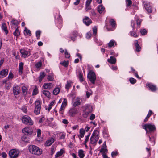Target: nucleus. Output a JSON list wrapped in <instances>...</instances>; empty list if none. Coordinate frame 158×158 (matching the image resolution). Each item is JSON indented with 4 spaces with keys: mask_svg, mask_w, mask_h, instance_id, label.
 I'll return each mask as SVG.
<instances>
[{
    "mask_svg": "<svg viewBox=\"0 0 158 158\" xmlns=\"http://www.w3.org/2000/svg\"><path fill=\"white\" fill-rule=\"evenodd\" d=\"M99 132L97 130H94L90 138V142L92 144H96L99 138Z\"/></svg>",
    "mask_w": 158,
    "mask_h": 158,
    "instance_id": "obj_3",
    "label": "nucleus"
},
{
    "mask_svg": "<svg viewBox=\"0 0 158 158\" xmlns=\"http://www.w3.org/2000/svg\"><path fill=\"white\" fill-rule=\"evenodd\" d=\"M22 140L25 142H28L29 139L27 137L25 136H23L22 138Z\"/></svg>",
    "mask_w": 158,
    "mask_h": 158,
    "instance_id": "obj_45",
    "label": "nucleus"
},
{
    "mask_svg": "<svg viewBox=\"0 0 158 158\" xmlns=\"http://www.w3.org/2000/svg\"><path fill=\"white\" fill-rule=\"evenodd\" d=\"M95 115L94 114H92L90 116V120H93L95 118Z\"/></svg>",
    "mask_w": 158,
    "mask_h": 158,
    "instance_id": "obj_62",
    "label": "nucleus"
},
{
    "mask_svg": "<svg viewBox=\"0 0 158 158\" xmlns=\"http://www.w3.org/2000/svg\"><path fill=\"white\" fill-rule=\"evenodd\" d=\"M18 150L16 149L10 150L9 152V155L10 158H17L19 154Z\"/></svg>",
    "mask_w": 158,
    "mask_h": 158,
    "instance_id": "obj_7",
    "label": "nucleus"
},
{
    "mask_svg": "<svg viewBox=\"0 0 158 158\" xmlns=\"http://www.w3.org/2000/svg\"><path fill=\"white\" fill-rule=\"evenodd\" d=\"M79 78L81 82H82L83 81L82 75L81 73H80L79 74Z\"/></svg>",
    "mask_w": 158,
    "mask_h": 158,
    "instance_id": "obj_56",
    "label": "nucleus"
},
{
    "mask_svg": "<svg viewBox=\"0 0 158 158\" xmlns=\"http://www.w3.org/2000/svg\"><path fill=\"white\" fill-rule=\"evenodd\" d=\"M80 136L82 138L84 137L85 133V130L83 129H81L80 130Z\"/></svg>",
    "mask_w": 158,
    "mask_h": 158,
    "instance_id": "obj_32",
    "label": "nucleus"
},
{
    "mask_svg": "<svg viewBox=\"0 0 158 158\" xmlns=\"http://www.w3.org/2000/svg\"><path fill=\"white\" fill-rule=\"evenodd\" d=\"M23 132L25 135H29L32 133L31 129L29 127H26L22 130Z\"/></svg>",
    "mask_w": 158,
    "mask_h": 158,
    "instance_id": "obj_13",
    "label": "nucleus"
},
{
    "mask_svg": "<svg viewBox=\"0 0 158 158\" xmlns=\"http://www.w3.org/2000/svg\"><path fill=\"white\" fill-rule=\"evenodd\" d=\"M86 96L87 98H89L90 96L91 95V93L88 92L86 91Z\"/></svg>",
    "mask_w": 158,
    "mask_h": 158,
    "instance_id": "obj_64",
    "label": "nucleus"
},
{
    "mask_svg": "<svg viewBox=\"0 0 158 158\" xmlns=\"http://www.w3.org/2000/svg\"><path fill=\"white\" fill-rule=\"evenodd\" d=\"M72 35L74 37H77L78 35V32L77 31H74L73 32Z\"/></svg>",
    "mask_w": 158,
    "mask_h": 158,
    "instance_id": "obj_60",
    "label": "nucleus"
},
{
    "mask_svg": "<svg viewBox=\"0 0 158 158\" xmlns=\"http://www.w3.org/2000/svg\"><path fill=\"white\" fill-rule=\"evenodd\" d=\"M13 55L15 57L16 59H19V56L18 55H16V52L15 51L13 52Z\"/></svg>",
    "mask_w": 158,
    "mask_h": 158,
    "instance_id": "obj_58",
    "label": "nucleus"
},
{
    "mask_svg": "<svg viewBox=\"0 0 158 158\" xmlns=\"http://www.w3.org/2000/svg\"><path fill=\"white\" fill-rule=\"evenodd\" d=\"M11 22L13 24L16 26L18 25L19 24V22L17 20H12Z\"/></svg>",
    "mask_w": 158,
    "mask_h": 158,
    "instance_id": "obj_54",
    "label": "nucleus"
},
{
    "mask_svg": "<svg viewBox=\"0 0 158 158\" xmlns=\"http://www.w3.org/2000/svg\"><path fill=\"white\" fill-rule=\"evenodd\" d=\"M41 131L40 129H37V136L40 137L41 135Z\"/></svg>",
    "mask_w": 158,
    "mask_h": 158,
    "instance_id": "obj_57",
    "label": "nucleus"
},
{
    "mask_svg": "<svg viewBox=\"0 0 158 158\" xmlns=\"http://www.w3.org/2000/svg\"><path fill=\"white\" fill-rule=\"evenodd\" d=\"M21 109L24 113H26L27 112V108L26 106H22L21 108Z\"/></svg>",
    "mask_w": 158,
    "mask_h": 158,
    "instance_id": "obj_41",
    "label": "nucleus"
},
{
    "mask_svg": "<svg viewBox=\"0 0 158 158\" xmlns=\"http://www.w3.org/2000/svg\"><path fill=\"white\" fill-rule=\"evenodd\" d=\"M23 63L22 62H20L19 63V73L22 74V70L23 68Z\"/></svg>",
    "mask_w": 158,
    "mask_h": 158,
    "instance_id": "obj_27",
    "label": "nucleus"
},
{
    "mask_svg": "<svg viewBox=\"0 0 158 158\" xmlns=\"http://www.w3.org/2000/svg\"><path fill=\"white\" fill-rule=\"evenodd\" d=\"M143 128L147 132H148V129L149 130V132L152 131L155 129L154 125L151 124H145L143 126Z\"/></svg>",
    "mask_w": 158,
    "mask_h": 158,
    "instance_id": "obj_9",
    "label": "nucleus"
},
{
    "mask_svg": "<svg viewBox=\"0 0 158 158\" xmlns=\"http://www.w3.org/2000/svg\"><path fill=\"white\" fill-rule=\"evenodd\" d=\"M78 113V109L75 108L70 109L68 112V115L70 116L73 117Z\"/></svg>",
    "mask_w": 158,
    "mask_h": 158,
    "instance_id": "obj_11",
    "label": "nucleus"
},
{
    "mask_svg": "<svg viewBox=\"0 0 158 158\" xmlns=\"http://www.w3.org/2000/svg\"><path fill=\"white\" fill-rule=\"evenodd\" d=\"M8 70L6 69H4L0 72V78H3L6 77L8 74Z\"/></svg>",
    "mask_w": 158,
    "mask_h": 158,
    "instance_id": "obj_14",
    "label": "nucleus"
},
{
    "mask_svg": "<svg viewBox=\"0 0 158 158\" xmlns=\"http://www.w3.org/2000/svg\"><path fill=\"white\" fill-rule=\"evenodd\" d=\"M83 22L87 26L89 25L91 23L92 21L88 17L85 16L83 19Z\"/></svg>",
    "mask_w": 158,
    "mask_h": 158,
    "instance_id": "obj_15",
    "label": "nucleus"
},
{
    "mask_svg": "<svg viewBox=\"0 0 158 158\" xmlns=\"http://www.w3.org/2000/svg\"><path fill=\"white\" fill-rule=\"evenodd\" d=\"M54 103L55 101H53L51 102L49 105V107L48 108V110L49 111L52 108V106L54 105Z\"/></svg>",
    "mask_w": 158,
    "mask_h": 158,
    "instance_id": "obj_44",
    "label": "nucleus"
},
{
    "mask_svg": "<svg viewBox=\"0 0 158 158\" xmlns=\"http://www.w3.org/2000/svg\"><path fill=\"white\" fill-rule=\"evenodd\" d=\"M67 101L66 98H64V99L62 103V105H61L60 108V109L59 110V113L60 114H63L64 111V110L67 106Z\"/></svg>",
    "mask_w": 158,
    "mask_h": 158,
    "instance_id": "obj_8",
    "label": "nucleus"
},
{
    "mask_svg": "<svg viewBox=\"0 0 158 158\" xmlns=\"http://www.w3.org/2000/svg\"><path fill=\"white\" fill-rule=\"evenodd\" d=\"M107 61L112 64H114L116 63V58L114 56H111L110 57V59H108Z\"/></svg>",
    "mask_w": 158,
    "mask_h": 158,
    "instance_id": "obj_18",
    "label": "nucleus"
},
{
    "mask_svg": "<svg viewBox=\"0 0 158 158\" xmlns=\"http://www.w3.org/2000/svg\"><path fill=\"white\" fill-rule=\"evenodd\" d=\"M118 152L117 151H113L111 153V156L113 157L114 156L117 155Z\"/></svg>",
    "mask_w": 158,
    "mask_h": 158,
    "instance_id": "obj_59",
    "label": "nucleus"
},
{
    "mask_svg": "<svg viewBox=\"0 0 158 158\" xmlns=\"http://www.w3.org/2000/svg\"><path fill=\"white\" fill-rule=\"evenodd\" d=\"M87 78L91 82L94 84L96 80V76L94 72L90 71L87 75Z\"/></svg>",
    "mask_w": 158,
    "mask_h": 158,
    "instance_id": "obj_5",
    "label": "nucleus"
},
{
    "mask_svg": "<svg viewBox=\"0 0 158 158\" xmlns=\"http://www.w3.org/2000/svg\"><path fill=\"white\" fill-rule=\"evenodd\" d=\"M107 149L106 148V147H102L100 150V152L105 153V152H107Z\"/></svg>",
    "mask_w": 158,
    "mask_h": 158,
    "instance_id": "obj_49",
    "label": "nucleus"
},
{
    "mask_svg": "<svg viewBox=\"0 0 158 158\" xmlns=\"http://www.w3.org/2000/svg\"><path fill=\"white\" fill-rule=\"evenodd\" d=\"M22 90L23 93L24 94H26L27 91V89L25 86H22Z\"/></svg>",
    "mask_w": 158,
    "mask_h": 158,
    "instance_id": "obj_38",
    "label": "nucleus"
},
{
    "mask_svg": "<svg viewBox=\"0 0 158 158\" xmlns=\"http://www.w3.org/2000/svg\"><path fill=\"white\" fill-rule=\"evenodd\" d=\"M22 122L25 124L30 125H32L33 124V122L30 117L27 115L23 116L22 118Z\"/></svg>",
    "mask_w": 158,
    "mask_h": 158,
    "instance_id": "obj_4",
    "label": "nucleus"
},
{
    "mask_svg": "<svg viewBox=\"0 0 158 158\" xmlns=\"http://www.w3.org/2000/svg\"><path fill=\"white\" fill-rule=\"evenodd\" d=\"M146 85L152 91H155L157 90V88L156 85L151 83H147Z\"/></svg>",
    "mask_w": 158,
    "mask_h": 158,
    "instance_id": "obj_16",
    "label": "nucleus"
},
{
    "mask_svg": "<svg viewBox=\"0 0 158 158\" xmlns=\"http://www.w3.org/2000/svg\"><path fill=\"white\" fill-rule=\"evenodd\" d=\"M46 74L44 72H41L40 73V76L39 77V80L40 82H41L45 76Z\"/></svg>",
    "mask_w": 158,
    "mask_h": 158,
    "instance_id": "obj_24",
    "label": "nucleus"
},
{
    "mask_svg": "<svg viewBox=\"0 0 158 158\" xmlns=\"http://www.w3.org/2000/svg\"><path fill=\"white\" fill-rule=\"evenodd\" d=\"M116 43L115 41L114 40H111L108 43V47L109 48L114 47V45H116Z\"/></svg>",
    "mask_w": 158,
    "mask_h": 158,
    "instance_id": "obj_26",
    "label": "nucleus"
},
{
    "mask_svg": "<svg viewBox=\"0 0 158 158\" xmlns=\"http://www.w3.org/2000/svg\"><path fill=\"white\" fill-rule=\"evenodd\" d=\"M91 35V34L90 32H88L86 35V38L87 39H89L90 38Z\"/></svg>",
    "mask_w": 158,
    "mask_h": 158,
    "instance_id": "obj_61",
    "label": "nucleus"
},
{
    "mask_svg": "<svg viewBox=\"0 0 158 158\" xmlns=\"http://www.w3.org/2000/svg\"><path fill=\"white\" fill-rule=\"evenodd\" d=\"M136 21L137 25L139 26L142 22V20L139 18H137L136 19Z\"/></svg>",
    "mask_w": 158,
    "mask_h": 158,
    "instance_id": "obj_50",
    "label": "nucleus"
},
{
    "mask_svg": "<svg viewBox=\"0 0 158 158\" xmlns=\"http://www.w3.org/2000/svg\"><path fill=\"white\" fill-rule=\"evenodd\" d=\"M54 141L53 138H51L50 139L46 141L45 145L46 146H49L52 144Z\"/></svg>",
    "mask_w": 158,
    "mask_h": 158,
    "instance_id": "obj_20",
    "label": "nucleus"
},
{
    "mask_svg": "<svg viewBox=\"0 0 158 158\" xmlns=\"http://www.w3.org/2000/svg\"><path fill=\"white\" fill-rule=\"evenodd\" d=\"M93 32L94 35H95L97 34V29L96 27H94L93 29Z\"/></svg>",
    "mask_w": 158,
    "mask_h": 158,
    "instance_id": "obj_52",
    "label": "nucleus"
},
{
    "mask_svg": "<svg viewBox=\"0 0 158 158\" xmlns=\"http://www.w3.org/2000/svg\"><path fill=\"white\" fill-rule=\"evenodd\" d=\"M140 33L142 35H145L147 34V31L145 29H141L140 31Z\"/></svg>",
    "mask_w": 158,
    "mask_h": 158,
    "instance_id": "obj_39",
    "label": "nucleus"
},
{
    "mask_svg": "<svg viewBox=\"0 0 158 158\" xmlns=\"http://www.w3.org/2000/svg\"><path fill=\"white\" fill-rule=\"evenodd\" d=\"M20 34V32L19 31L18 27L17 28L15 31L14 33V35L15 36H16V37L18 36Z\"/></svg>",
    "mask_w": 158,
    "mask_h": 158,
    "instance_id": "obj_35",
    "label": "nucleus"
},
{
    "mask_svg": "<svg viewBox=\"0 0 158 158\" xmlns=\"http://www.w3.org/2000/svg\"><path fill=\"white\" fill-rule=\"evenodd\" d=\"M2 29L4 31L6 34H7L8 33V31L7 29V26L5 23H3L2 25Z\"/></svg>",
    "mask_w": 158,
    "mask_h": 158,
    "instance_id": "obj_21",
    "label": "nucleus"
},
{
    "mask_svg": "<svg viewBox=\"0 0 158 158\" xmlns=\"http://www.w3.org/2000/svg\"><path fill=\"white\" fill-rule=\"evenodd\" d=\"M110 25L113 27H114L115 26V22L114 20L111 19L110 20Z\"/></svg>",
    "mask_w": 158,
    "mask_h": 158,
    "instance_id": "obj_40",
    "label": "nucleus"
},
{
    "mask_svg": "<svg viewBox=\"0 0 158 158\" xmlns=\"http://www.w3.org/2000/svg\"><path fill=\"white\" fill-rule=\"evenodd\" d=\"M20 52L21 54L22 57L25 58L31 55L30 51L25 50L24 49H21Z\"/></svg>",
    "mask_w": 158,
    "mask_h": 158,
    "instance_id": "obj_12",
    "label": "nucleus"
},
{
    "mask_svg": "<svg viewBox=\"0 0 158 158\" xmlns=\"http://www.w3.org/2000/svg\"><path fill=\"white\" fill-rule=\"evenodd\" d=\"M130 35L131 36L134 37H137L138 36V35L135 32L132 31H131L130 32Z\"/></svg>",
    "mask_w": 158,
    "mask_h": 158,
    "instance_id": "obj_36",
    "label": "nucleus"
},
{
    "mask_svg": "<svg viewBox=\"0 0 158 158\" xmlns=\"http://www.w3.org/2000/svg\"><path fill=\"white\" fill-rule=\"evenodd\" d=\"M35 106L34 113L35 114L38 115L40 112L41 109V103L39 100H36L35 101Z\"/></svg>",
    "mask_w": 158,
    "mask_h": 158,
    "instance_id": "obj_6",
    "label": "nucleus"
},
{
    "mask_svg": "<svg viewBox=\"0 0 158 158\" xmlns=\"http://www.w3.org/2000/svg\"><path fill=\"white\" fill-rule=\"evenodd\" d=\"M81 99L79 98H77L76 99V101L74 102L73 104V106L76 107L77 106L81 104Z\"/></svg>",
    "mask_w": 158,
    "mask_h": 158,
    "instance_id": "obj_19",
    "label": "nucleus"
},
{
    "mask_svg": "<svg viewBox=\"0 0 158 158\" xmlns=\"http://www.w3.org/2000/svg\"><path fill=\"white\" fill-rule=\"evenodd\" d=\"M29 152L33 154L36 155H40L42 153V150L38 147L31 145L29 146Z\"/></svg>",
    "mask_w": 158,
    "mask_h": 158,
    "instance_id": "obj_1",
    "label": "nucleus"
},
{
    "mask_svg": "<svg viewBox=\"0 0 158 158\" xmlns=\"http://www.w3.org/2000/svg\"><path fill=\"white\" fill-rule=\"evenodd\" d=\"M63 153V150L61 149L59 152H57L56 154L55 155V158H57L59 156L62 155Z\"/></svg>",
    "mask_w": 158,
    "mask_h": 158,
    "instance_id": "obj_34",
    "label": "nucleus"
},
{
    "mask_svg": "<svg viewBox=\"0 0 158 158\" xmlns=\"http://www.w3.org/2000/svg\"><path fill=\"white\" fill-rule=\"evenodd\" d=\"M135 46L136 48V51L137 52H139L141 48L138 44V42L137 40L135 41Z\"/></svg>",
    "mask_w": 158,
    "mask_h": 158,
    "instance_id": "obj_29",
    "label": "nucleus"
},
{
    "mask_svg": "<svg viewBox=\"0 0 158 158\" xmlns=\"http://www.w3.org/2000/svg\"><path fill=\"white\" fill-rule=\"evenodd\" d=\"M126 2L127 7H130L131 6L132 3L131 0H126Z\"/></svg>",
    "mask_w": 158,
    "mask_h": 158,
    "instance_id": "obj_37",
    "label": "nucleus"
},
{
    "mask_svg": "<svg viewBox=\"0 0 158 158\" xmlns=\"http://www.w3.org/2000/svg\"><path fill=\"white\" fill-rule=\"evenodd\" d=\"M105 8L102 5H99L98 7V11L100 14H102Z\"/></svg>",
    "mask_w": 158,
    "mask_h": 158,
    "instance_id": "obj_22",
    "label": "nucleus"
},
{
    "mask_svg": "<svg viewBox=\"0 0 158 158\" xmlns=\"http://www.w3.org/2000/svg\"><path fill=\"white\" fill-rule=\"evenodd\" d=\"M48 79L49 81H53V78L50 75H48Z\"/></svg>",
    "mask_w": 158,
    "mask_h": 158,
    "instance_id": "obj_55",
    "label": "nucleus"
},
{
    "mask_svg": "<svg viewBox=\"0 0 158 158\" xmlns=\"http://www.w3.org/2000/svg\"><path fill=\"white\" fill-rule=\"evenodd\" d=\"M92 0H87L86 2L85 5H90V3L91 2Z\"/></svg>",
    "mask_w": 158,
    "mask_h": 158,
    "instance_id": "obj_63",
    "label": "nucleus"
},
{
    "mask_svg": "<svg viewBox=\"0 0 158 158\" xmlns=\"http://www.w3.org/2000/svg\"><path fill=\"white\" fill-rule=\"evenodd\" d=\"M83 110L82 116L84 118L87 117L89 114L93 110V108L90 105H87L82 107Z\"/></svg>",
    "mask_w": 158,
    "mask_h": 158,
    "instance_id": "obj_2",
    "label": "nucleus"
},
{
    "mask_svg": "<svg viewBox=\"0 0 158 158\" xmlns=\"http://www.w3.org/2000/svg\"><path fill=\"white\" fill-rule=\"evenodd\" d=\"M71 83L72 82L70 81H67V83L65 85V88L67 89L68 90L71 87Z\"/></svg>",
    "mask_w": 158,
    "mask_h": 158,
    "instance_id": "obj_31",
    "label": "nucleus"
},
{
    "mask_svg": "<svg viewBox=\"0 0 158 158\" xmlns=\"http://www.w3.org/2000/svg\"><path fill=\"white\" fill-rule=\"evenodd\" d=\"M60 64L66 67L68 65V62L64 61L62 62H60Z\"/></svg>",
    "mask_w": 158,
    "mask_h": 158,
    "instance_id": "obj_47",
    "label": "nucleus"
},
{
    "mask_svg": "<svg viewBox=\"0 0 158 158\" xmlns=\"http://www.w3.org/2000/svg\"><path fill=\"white\" fill-rule=\"evenodd\" d=\"M42 65V63L41 61L38 62L35 64V67L37 69H39V68L41 67Z\"/></svg>",
    "mask_w": 158,
    "mask_h": 158,
    "instance_id": "obj_33",
    "label": "nucleus"
},
{
    "mask_svg": "<svg viewBox=\"0 0 158 158\" xmlns=\"http://www.w3.org/2000/svg\"><path fill=\"white\" fill-rule=\"evenodd\" d=\"M24 32H26V33L29 35L30 36L31 35V33L30 31L26 27L25 28Z\"/></svg>",
    "mask_w": 158,
    "mask_h": 158,
    "instance_id": "obj_46",
    "label": "nucleus"
},
{
    "mask_svg": "<svg viewBox=\"0 0 158 158\" xmlns=\"http://www.w3.org/2000/svg\"><path fill=\"white\" fill-rule=\"evenodd\" d=\"M130 82L132 84H134L136 82V80L133 78H130L129 79Z\"/></svg>",
    "mask_w": 158,
    "mask_h": 158,
    "instance_id": "obj_42",
    "label": "nucleus"
},
{
    "mask_svg": "<svg viewBox=\"0 0 158 158\" xmlns=\"http://www.w3.org/2000/svg\"><path fill=\"white\" fill-rule=\"evenodd\" d=\"M60 91V89L59 88L56 87L53 90V93L55 95H57Z\"/></svg>",
    "mask_w": 158,
    "mask_h": 158,
    "instance_id": "obj_28",
    "label": "nucleus"
},
{
    "mask_svg": "<svg viewBox=\"0 0 158 158\" xmlns=\"http://www.w3.org/2000/svg\"><path fill=\"white\" fill-rule=\"evenodd\" d=\"M78 155L80 158H83L85 156V152L82 149L79 150Z\"/></svg>",
    "mask_w": 158,
    "mask_h": 158,
    "instance_id": "obj_23",
    "label": "nucleus"
},
{
    "mask_svg": "<svg viewBox=\"0 0 158 158\" xmlns=\"http://www.w3.org/2000/svg\"><path fill=\"white\" fill-rule=\"evenodd\" d=\"M65 55L66 58H69L70 57V54L66 50H65Z\"/></svg>",
    "mask_w": 158,
    "mask_h": 158,
    "instance_id": "obj_51",
    "label": "nucleus"
},
{
    "mask_svg": "<svg viewBox=\"0 0 158 158\" xmlns=\"http://www.w3.org/2000/svg\"><path fill=\"white\" fill-rule=\"evenodd\" d=\"M144 7L145 9L149 13H151L152 12V7L149 4L147 3V2H144Z\"/></svg>",
    "mask_w": 158,
    "mask_h": 158,
    "instance_id": "obj_17",
    "label": "nucleus"
},
{
    "mask_svg": "<svg viewBox=\"0 0 158 158\" xmlns=\"http://www.w3.org/2000/svg\"><path fill=\"white\" fill-rule=\"evenodd\" d=\"M90 135V134L89 133L87 136H86L85 139L84 141V144L86 145V143L88 141L89 137Z\"/></svg>",
    "mask_w": 158,
    "mask_h": 158,
    "instance_id": "obj_43",
    "label": "nucleus"
},
{
    "mask_svg": "<svg viewBox=\"0 0 158 158\" xmlns=\"http://www.w3.org/2000/svg\"><path fill=\"white\" fill-rule=\"evenodd\" d=\"M20 92V87L18 85H16L13 87V92L15 97H17Z\"/></svg>",
    "mask_w": 158,
    "mask_h": 158,
    "instance_id": "obj_10",
    "label": "nucleus"
},
{
    "mask_svg": "<svg viewBox=\"0 0 158 158\" xmlns=\"http://www.w3.org/2000/svg\"><path fill=\"white\" fill-rule=\"evenodd\" d=\"M43 86L44 89H51L52 87V84L51 83H44Z\"/></svg>",
    "mask_w": 158,
    "mask_h": 158,
    "instance_id": "obj_25",
    "label": "nucleus"
},
{
    "mask_svg": "<svg viewBox=\"0 0 158 158\" xmlns=\"http://www.w3.org/2000/svg\"><path fill=\"white\" fill-rule=\"evenodd\" d=\"M43 93L46 96L49 98L50 97V93L49 91L47 90H43Z\"/></svg>",
    "mask_w": 158,
    "mask_h": 158,
    "instance_id": "obj_30",
    "label": "nucleus"
},
{
    "mask_svg": "<svg viewBox=\"0 0 158 158\" xmlns=\"http://www.w3.org/2000/svg\"><path fill=\"white\" fill-rule=\"evenodd\" d=\"M60 139H64L65 137V134L63 133H61L60 134Z\"/></svg>",
    "mask_w": 158,
    "mask_h": 158,
    "instance_id": "obj_53",
    "label": "nucleus"
},
{
    "mask_svg": "<svg viewBox=\"0 0 158 158\" xmlns=\"http://www.w3.org/2000/svg\"><path fill=\"white\" fill-rule=\"evenodd\" d=\"M38 93V89L36 87L33 90L32 92V95H35Z\"/></svg>",
    "mask_w": 158,
    "mask_h": 158,
    "instance_id": "obj_48",
    "label": "nucleus"
}]
</instances>
